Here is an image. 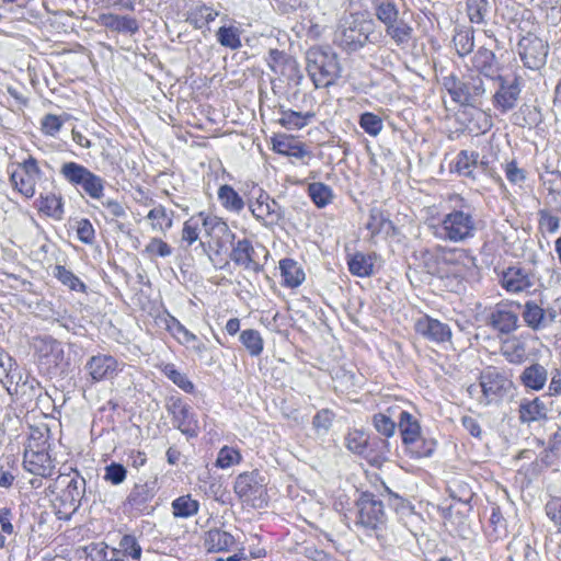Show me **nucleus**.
I'll list each match as a JSON object with an SVG mask.
<instances>
[{
    "mask_svg": "<svg viewBox=\"0 0 561 561\" xmlns=\"http://www.w3.org/2000/svg\"><path fill=\"white\" fill-rule=\"evenodd\" d=\"M202 226L199 224V219L197 215L188 218L182 229V241L186 242L188 245L193 244L198 240L201 233Z\"/></svg>",
    "mask_w": 561,
    "mask_h": 561,
    "instance_id": "nucleus-48",
    "label": "nucleus"
},
{
    "mask_svg": "<svg viewBox=\"0 0 561 561\" xmlns=\"http://www.w3.org/2000/svg\"><path fill=\"white\" fill-rule=\"evenodd\" d=\"M119 551L123 552V557H130L135 560L141 557V547L137 542L135 536L124 535L119 541Z\"/></svg>",
    "mask_w": 561,
    "mask_h": 561,
    "instance_id": "nucleus-52",
    "label": "nucleus"
},
{
    "mask_svg": "<svg viewBox=\"0 0 561 561\" xmlns=\"http://www.w3.org/2000/svg\"><path fill=\"white\" fill-rule=\"evenodd\" d=\"M272 149L279 154L293 157L299 160L310 157L306 146L293 137L279 136L272 140Z\"/></svg>",
    "mask_w": 561,
    "mask_h": 561,
    "instance_id": "nucleus-20",
    "label": "nucleus"
},
{
    "mask_svg": "<svg viewBox=\"0 0 561 561\" xmlns=\"http://www.w3.org/2000/svg\"><path fill=\"white\" fill-rule=\"evenodd\" d=\"M306 59L308 75L317 89L332 85L340 77L337 56L330 49L310 48Z\"/></svg>",
    "mask_w": 561,
    "mask_h": 561,
    "instance_id": "nucleus-3",
    "label": "nucleus"
},
{
    "mask_svg": "<svg viewBox=\"0 0 561 561\" xmlns=\"http://www.w3.org/2000/svg\"><path fill=\"white\" fill-rule=\"evenodd\" d=\"M286 58V55L284 51H280L278 49H271L268 51V55L266 57V62L270 69L277 73L280 66L283 65L284 60Z\"/></svg>",
    "mask_w": 561,
    "mask_h": 561,
    "instance_id": "nucleus-63",
    "label": "nucleus"
},
{
    "mask_svg": "<svg viewBox=\"0 0 561 561\" xmlns=\"http://www.w3.org/2000/svg\"><path fill=\"white\" fill-rule=\"evenodd\" d=\"M415 330L417 333L436 343L447 341L451 336L450 329L447 324L427 316L416 320Z\"/></svg>",
    "mask_w": 561,
    "mask_h": 561,
    "instance_id": "nucleus-17",
    "label": "nucleus"
},
{
    "mask_svg": "<svg viewBox=\"0 0 561 561\" xmlns=\"http://www.w3.org/2000/svg\"><path fill=\"white\" fill-rule=\"evenodd\" d=\"M233 489L242 501H254L264 491L263 480L257 471L243 472L237 477Z\"/></svg>",
    "mask_w": 561,
    "mask_h": 561,
    "instance_id": "nucleus-11",
    "label": "nucleus"
},
{
    "mask_svg": "<svg viewBox=\"0 0 561 561\" xmlns=\"http://www.w3.org/2000/svg\"><path fill=\"white\" fill-rule=\"evenodd\" d=\"M39 210L54 219H61L64 215V203L61 196L55 194L41 196Z\"/></svg>",
    "mask_w": 561,
    "mask_h": 561,
    "instance_id": "nucleus-40",
    "label": "nucleus"
},
{
    "mask_svg": "<svg viewBox=\"0 0 561 561\" xmlns=\"http://www.w3.org/2000/svg\"><path fill=\"white\" fill-rule=\"evenodd\" d=\"M493 110L502 115L512 112L518 104L522 93L520 78L512 69L493 77Z\"/></svg>",
    "mask_w": 561,
    "mask_h": 561,
    "instance_id": "nucleus-4",
    "label": "nucleus"
},
{
    "mask_svg": "<svg viewBox=\"0 0 561 561\" xmlns=\"http://www.w3.org/2000/svg\"><path fill=\"white\" fill-rule=\"evenodd\" d=\"M158 491L157 479L148 480L144 483H136L127 496V503L139 513L148 508L149 502L154 497Z\"/></svg>",
    "mask_w": 561,
    "mask_h": 561,
    "instance_id": "nucleus-15",
    "label": "nucleus"
},
{
    "mask_svg": "<svg viewBox=\"0 0 561 561\" xmlns=\"http://www.w3.org/2000/svg\"><path fill=\"white\" fill-rule=\"evenodd\" d=\"M539 219L538 225L539 229L543 232L556 233L560 228V219L559 217L552 215L550 211L546 209H541L538 213Z\"/></svg>",
    "mask_w": 561,
    "mask_h": 561,
    "instance_id": "nucleus-57",
    "label": "nucleus"
},
{
    "mask_svg": "<svg viewBox=\"0 0 561 561\" xmlns=\"http://www.w3.org/2000/svg\"><path fill=\"white\" fill-rule=\"evenodd\" d=\"M375 21L364 13L344 16L334 34V43L347 53L362 49L367 43L377 44L380 34L375 33Z\"/></svg>",
    "mask_w": 561,
    "mask_h": 561,
    "instance_id": "nucleus-1",
    "label": "nucleus"
},
{
    "mask_svg": "<svg viewBox=\"0 0 561 561\" xmlns=\"http://www.w3.org/2000/svg\"><path fill=\"white\" fill-rule=\"evenodd\" d=\"M173 210L157 204L148 211L146 219L150 221V227L153 231L165 233L173 226Z\"/></svg>",
    "mask_w": 561,
    "mask_h": 561,
    "instance_id": "nucleus-24",
    "label": "nucleus"
},
{
    "mask_svg": "<svg viewBox=\"0 0 561 561\" xmlns=\"http://www.w3.org/2000/svg\"><path fill=\"white\" fill-rule=\"evenodd\" d=\"M516 323L517 316L513 311L504 310L500 307H496V310L493 311V334L499 332L496 337L501 341L506 342L502 335L514 331Z\"/></svg>",
    "mask_w": 561,
    "mask_h": 561,
    "instance_id": "nucleus-26",
    "label": "nucleus"
},
{
    "mask_svg": "<svg viewBox=\"0 0 561 561\" xmlns=\"http://www.w3.org/2000/svg\"><path fill=\"white\" fill-rule=\"evenodd\" d=\"M173 424L187 437H195L198 434V422L190 405L178 401L172 408Z\"/></svg>",
    "mask_w": 561,
    "mask_h": 561,
    "instance_id": "nucleus-16",
    "label": "nucleus"
},
{
    "mask_svg": "<svg viewBox=\"0 0 561 561\" xmlns=\"http://www.w3.org/2000/svg\"><path fill=\"white\" fill-rule=\"evenodd\" d=\"M436 445L435 439H426L420 436L419 443L414 446H409V448L417 458H422L432 456Z\"/></svg>",
    "mask_w": 561,
    "mask_h": 561,
    "instance_id": "nucleus-60",
    "label": "nucleus"
},
{
    "mask_svg": "<svg viewBox=\"0 0 561 561\" xmlns=\"http://www.w3.org/2000/svg\"><path fill=\"white\" fill-rule=\"evenodd\" d=\"M234 545V538L228 531L215 528L206 533L205 546L209 551H227Z\"/></svg>",
    "mask_w": 561,
    "mask_h": 561,
    "instance_id": "nucleus-30",
    "label": "nucleus"
},
{
    "mask_svg": "<svg viewBox=\"0 0 561 561\" xmlns=\"http://www.w3.org/2000/svg\"><path fill=\"white\" fill-rule=\"evenodd\" d=\"M518 54L525 67L537 70L546 64L548 45L538 36L528 33L518 42Z\"/></svg>",
    "mask_w": 561,
    "mask_h": 561,
    "instance_id": "nucleus-9",
    "label": "nucleus"
},
{
    "mask_svg": "<svg viewBox=\"0 0 561 561\" xmlns=\"http://www.w3.org/2000/svg\"><path fill=\"white\" fill-rule=\"evenodd\" d=\"M144 253L150 257H167L172 254V248L160 238H151L147 243Z\"/></svg>",
    "mask_w": 561,
    "mask_h": 561,
    "instance_id": "nucleus-47",
    "label": "nucleus"
},
{
    "mask_svg": "<svg viewBox=\"0 0 561 561\" xmlns=\"http://www.w3.org/2000/svg\"><path fill=\"white\" fill-rule=\"evenodd\" d=\"M197 218L199 219V224L207 234H211L215 230H218L219 232L227 230L226 222L216 216L201 211L197 214Z\"/></svg>",
    "mask_w": 561,
    "mask_h": 561,
    "instance_id": "nucleus-53",
    "label": "nucleus"
},
{
    "mask_svg": "<svg viewBox=\"0 0 561 561\" xmlns=\"http://www.w3.org/2000/svg\"><path fill=\"white\" fill-rule=\"evenodd\" d=\"M467 10L472 23H482L488 14V0H468Z\"/></svg>",
    "mask_w": 561,
    "mask_h": 561,
    "instance_id": "nucleus-50",
    "label": "nucleus"
},
{
    "mask_svg": "<svg viewBox=\"0 0 561 561\" xmlns=\"http://www.w3.org/2000/svg\"><path fill=\"white\" fill-rule=\"evenodd\" d=\"M43 172L37 160L30 156L19 163L18 169L10 173V182L22 195L31 198L35 195L37 182L42 179Z\"/></svg>",
    "mask_w": 561,
    "mask_h": 561,
    "instance_id": "nucleus-7",
    "label": "nucleus"
},
{
    "mask_svg": "<svg viewBox=\"0 0 561 561\" xmlns=\"http://www.w3.org/2000/svg\"><path fill=\"white\" fill-rule=\"evenodd\" d=\"M96 22L99 25L117 33L133 35L139 31L138 21L135 18L128 15L101 13Z\"/></svg>",
    "mask_w": 561,
    "mask_h": 561,
    "instance_id": "nucleus-19",
    "label": "nucleus"
},
{
    "mask_svg": "<svg viewBox=\"0 0 561 561\" xmlns=\"http://www.w3.org/2000/svg\"><path fill=\"white\" fill-rule=\"evenodd\" d=\"M218 199L225 209L236 214L242 211L245 206L243 198L228 184H224L219 187Z\"/></svg>",
    "mask_w": 561,
    "mask_h": 561,
    "instance_id": "nucleus-31",
    "label": "nucleus"
},
{
    "mask_svg": "<svg viewBox=\"0 0 561 561\" xmlns=\"http://www.w3.org/2000/svg\"><path fill=\"white\" fill-rule=\"evenodd\" d=\"M48 430L31 428L25 450L48 451Z\"/></svg>",
    "mask_w": 561,
    "mask_h": 561,
    "instance_id": "nucleus-44",
    "label": "nucleus"
},
{
    "mask_svg": "<svg viewBox=\"0 0 561 561\" xmlns=\"http://www.w3.org/2000/svg\"><path fill=\"white\" fill-rule=\"evenodd\" d=\"M218 16V12L213 8L202 4L193 9L187 18V22L195 28L202 30L208 27V24Z\"/></svg>",
    "mask_w": 561,
    "mask_h": 561,
    "instance_id": "nucleus-35",
    "label": "nucleus"
},
{
    "mask_svg": "<svg viewBox=\"0 0 561 561\" xmlns=\"http://www.w3.org/2000/svg\"><path fill=\"white\" fill-rule=\"evenodd\" d=\"M358 124L365 133L373 137L378 136L383 127L382 119L370 112L363 113L359 116Z\"/></svg>",
    "mask_w": 561,
    "mask_h": 561,
    "instance_id": "nucleus-45",
    "label": "nucleus"
},
{
    "mask_svg": "<svg viewBox=\"0 0 561 561\" xmlns=\"http://www.w3.org/2000/svg\"><path fill=\"white\" fill-rule=\"evenodd\" d=\"M99 202L101 203L102 207L100 213L107 222H112L127 216L125 206L117 199L105 198L104 196Z\"/></svg>",
    "mask_w": 561,
    "mask_h": 561,
    "instance_id": "nucleus-41",
    "label": "nucleus"
},
{
    "mask_svg": "<svg viewBox=\"0 0 561 561\" xmlns=\"http://www.w3.org/2000/svg\"><path fill=\"white\" fill-rule=\"evenodd\" d=\"M453 43L459 56L468 55L473 48V37L469 31H458L453 37Z\"/></svg>",
    "mask_w": 561,
    "mask_h": 561,
    "instance_id": "nucleus-49",
    "label": "nucleus"
},
{
    "mask_svg": "<svg viewBox=\"0 0 561 561\" xmlns=\"http://www.w3.org/2000/svg\"><path fill=\"white\" fill-rule=\"evenodd\" d=\"M523 319L534 330L545 328L546 311L535 301H527L524 306Z\"/></svg>",
    "mask_w": 561,
    "mask_h": 561,
    "instance_id": "nucleus-38",
    "label": "nucleus"
},
{
    "mask_svg": "<svg viewBox=\"0 0 561 561\" xmlns=\"http://www.w3.org/2000/svg\"><path fill=\"white\" fill-rule=\"evenodd\" d=\"M431 229L438 239L460 242L472 237L474 224L469 214L454 210L445 215L440 221L432 224Z\"/></svg>",
    "mask_w": 561,
    "mask_h": 561,
    "instance_id": "nucleus-5",
    "label": "nucleus"
},
{
    "mask_svg": "<svg viewBox=\"0 0 561 561\" xmlns=\"http://www.w3.org/2000/svg\"><path fill=\"white\" fill-rule=\"evenodd\" d=\"M547 408L545 403L535 398L533 400H524L519 407V417L524 423L537 422L546 419Z\"/></svg>",
    "mask_w": 561,
    "mask_h": 561,
    "instance_id": "nucleus-28",
    "label": "nucleus"
},
{
    "mask_svg": "<svg viewBox=\"0 0 561 561\" xmlns=\"http://www.w3.org/2000/svg\"><path fill=\"white\" fill-rule=\"evenodd\" d=\"M65 121L61 116L55 114H46L41 119V130L46 136L55 137L61 129Z\"/></svg>",
    "mask_w": 561,
    "mask_h": 561,
    "instance_id": "nucleus-54",
    "label": "nucleus"
},
{
    "mask_svg": "<svg viewBox=\"0 0 561 561\" xmlns=\"http://www.w3.org/2000/svg\"><path fill=\"white\" fill-rule=\"evenodd\" d=\"M230 259L247 271L260 272L262 270L257 253L248 239H241L233 243Z\"/></svg>",
    "mask_w": 561,
    "mask_h": 561,
    "instance_id": "nucleus-12",
    "label": "nucleus"
},
{
    "mask_svg": "<svg viewBox=\"0 0 561 561\" xmlns=\"http://www.w3.org/2000/svg\"><path fill=\"white\" fill-rule=\"evenodd\" d=\"M248 206L254 218L264 226H274L284 216L279 204L262 190L254 199H249Z\"/></svg>",
    "mask_w": 561,
    "mask_h": 561,
    "instance_id": "nucleus-10",
    "label": "nucleus"
},
{
    "mask_svg": "<svg viewBox=\"0 0 561 561\" xmlns=\"http://www.w3.org/2000/svg\"><path fill=\"white\" fill-rule=\"evenodd\" d=\"M12 518H13V514L9 507L0 508V525H1V530L4 534L12 535L14 533V528L11 523Z\"/></svg>",
    "mask_w": 561,
    "mask_h": 561,
    "instance_id": "nucleus-64",
    "label": "nucleus"
},
{
    "mask_svg": "<svg viewBox=\"0 0 561 561\" xmlns=\"http://www.w3.org/2000/svg\"><path fill=\"white\" fill-rule=\"evenodd\" d=\"M348 271L358 277H368L374 272V255L356 252L347 260Z\"/></svg>",
    "mask_w": 561,
    "mask_h": 561,
    "instance_id": "nucleus-29",
    "label": "nucleus"
},
{
    "mask_svg": "<svg viewBox=\"0 0 561 561\" xmlns=\"http://www.w3.org/2000/svg\"><path fill=\"white\" fill-rule=\"evenodd\" d=\"M546 514L561 529V496L552 497L546 504Z\"/></svg>",
    "mask_w": 561,
    "mask_h": 561,
    "instance_id": "nucleus-61",
    "label": "nucleus"
},
{
    "mask_svg": "<svg viewBox=\"0 0 561 561\" xmlns=\"http://www.w3.org/2000/svg\"><path fill=\"white\" fill-rule=\"evenodd\" d=\"M164 375L172 380L178 387L187 393L193 392L194 385L187 379V377L180 373L173 364H165L162 368Z\"/></svg>",
    "mask_w": 561,
    "mask_h": 561,
    "instance_id": "nucleus-46",
    "label": "nucleus"
},
{
    "mask_svg": "<svg viewBox=\"0 0 561 561\" xmlns=\"http://www.w3.org/2000/svg\"><path fill=\"white\" fill-rule=\"evenodd\" d=\"M443 85L451 99L459 104H470L472 100L471 88L454 73L443 78Z\"/></svg>",
    "mask_w": 561,
    "mask_h": 561,
    "instance_id": "nucleus-22",
    "label": "nucleus"
},
{
    "mask_svg": "<svg viewBox=\"0 0 561 561\" xmlns=\"http://www.w3.org/2000/svg\"><path fill=\"white\" fill-rule=\"evenodd\" d=\"M217 42L226 48L237 50L241 48V30L234 25L220 26L216 32Z\"/></svg>",
    "mask_w": 561,
    "mask_h": 561,
    "instance_id": "nucleus-34",
    "label": "nucleus"
},
{
    "mask_svg": "<svg viewBox=\"0 0 561 561\" xmlns=\"http://www.w3.org/2000/svg\"><path fill=\"white\" fill-rule=\"evenodd\" d=\"M334 413L329 409H322L317 412L312 420V426L319 434H327L334 420Z\"/></svg>",
    "mask_w": 561,
    "mask_h": 561,
    "instance_id": "nucleus-51",
    "label": "nucleus"
},
{
    "mask_svg": "<svg viewBox=\"0 0 561 561\" xmlns=\"http://www.w3.org/2000/svg\"><path fill=\"white\" fill-rule=\"evenodd\" d=\"M53 274L61 284L69 287L71 290L84 293L87 289L84 283L62 265H56Z\"/></svg>",
    "mask_w": 561,
    "mask_h": 561,
    "instance_id": "nucleus-42",
    "label": "nucleus"
},
{
    "mask_svg": "<svg viewBox=\"0 0 561 561\" xmlns=\"http://www.w3.org/2000/svg\"><path fill=\"white\" fill-rule=\"evenodd\" d=\"M316 114L311 111L296 112L293 110H280V117L277 122L288 130H299L311 123Z\"/></svg>",
    "mask_w": 561,
    "mask_h": 561,
    "instance_id": "nucleus-25",
    "label": "nucleus"
},
{
    "mask_svg": "<svg viewBox=\"0 0 561 561\" xmlns=\"http://www.w3.org/2000/svg\"><path fill=\"white\" fill-rule=\"evenodd\" d=\"M357 524L368 530L380 529L387 520L383 504L375 495L364 493L357 501Z\"/></svg>",
    "mask_w": 561,
    "mask_h": 561,
    "instance_id": "nucleus-8",
    "label": "nucleus"
},
{
    "mask_svg": "<svg viewBox=\"0 0 561 561\" xmlns=\"http://www.w3.org/2000/svg\"><path fill=\"white\" fill-rule=\"evenodd\" d=\"M346 448L357 455H364L368 447V436L358 430L351 431L345 436Z\"/></svg>",
    "mask_w": 561,
    "mask_h": 561,
    "instance_id": "nucleus-43",
    "label": "nucleus"
},
{
    "mask_svg": "<svg viewBox=\"0 0 561 561\" xmlns=\"http://www.w3.org/2000/svg\"><path fill=\"white\" fill-rule=\"evenodd\" d=\"M280 275L287 287L296 288L305 280V273L299 264L291 259H284L279 262Z\"/></svg>",
    "mask_w": 561,
    "mask_h": 561,
    "instance_id": "nucleus-27",
    "label": "nucleus"
},
{
    "mask_svg": "<svg viewBox=\"0 0 561 561\" xmlns=\"http://www.w3.org/2000/svg\"><path fill=\"white\" fill-rule=\"evenodd\" d=\"M77 236L78 239L85 244H91L93 242L95 231L89 219H81L78 221Z\"/></svg>",
    "mask_w": 561,
    "mask_h": 561,
    "instance_id": "nucleus-62",
    "label": "nucleus"
},
{
    "mask_svg": "<svg viewBox=\"0 0 561 561\" xmlns=\"http://www.w3.org/2000/svg\"><path fill=\"white\" fill-rule=\"evenodd\" d=\"M171 507L175 518H190L198 513L199 502L191 494H185L173 500Z\"/></svg>",
    "mask_w": 561,
    "mask_h": 561,
    "instance_id": "nucleus-32",
    "label": "nucleus"
},
{
    "mask_svg": "<svg viewBox=\"0 0 561 561\" xmlns=\"http://www.w3.org/2000/svg\"><path fill=\"white\" fill-rule=\"evenodd\" d=\"M127 470L121 463L112 462L105 467L104 480L118 485L126 480Z\"/></svg>",
    "mask_w": 561,
    "mask_h": 561,
    "instance_id": "nucleus-59",
    "label": "nucleus"
},
{
    "mask_svg": "<svg viewBox=\"0 0 561 561\" xmlns=\"http://www.w3.org/2000/svg\"><path fill=\"white\" fill-rule=\"evenodd\" d=\"M308 195L318 208H324L334 197L333 190L321 182L309 184Z\"/></svg>",
    "mask_w": 561,
    "mask_h": 561,
    "instance_id": "nucleus-37",
    "label": "nucleus"
},
{
    "mask_svg": "<svg viewBox=\"0 0 561 561\" xmlns=\"http://www.w3.org/2000/svg\"><path fill=\"white\" fill-rule=\"evenodd\" d=\"M385 33L396 46L405 48L413 39L414 28L404 19L399 18L385 26Z\"/></svg>",
    "mask_w": 561,
    "mask_h": 561,
    "instance_id": "nucleus-21",
    "label": "nucleus"
},
{
    "mask_svg": "<svg viewBox=\"0 0 561 561\" xmlns=\"http://www.w3.org/2000/svg\"><path fill=\"white\" fill-rule=\"evenodd\" d=\"M59 174L70 186L90 198L101 201L104 197L105 180L85 165L73 161L64 162Z\"/></svg>",
    "mask_w": 561,
    "mask_h": 561,
    "instance_id": "nucleus-2",
    "label": "nucleus"
},
{
    "mask_svg": "<svg viewBox=\"0 0 561 561\" xmlns=\"http://www.w3.org/2000/svg\"><path fill=\"white\" fill-rule=\"evenodd\" d=\"M371 5L377 20L383 26L400 18V11L392 0H371Z\"/></svg>",
    "mask_w": 561,
    "mask_h": 561,
    "instance_id": "nucleus-33",
    "label": "nucleus"
},
{
    "mask_svg": "<svg viewBox=\"0 0 561 561\" xmlns=\"http://www.w3.org/2000/svg\"><path fill=\"white\" fill-rule=\"evenodd\" d=\"M242 345L248 348V351H262L263 350V340L259 331L253 329L243 330L239 337Z\"/></svg>",
    "mask_w": 561,
    "mask_h": 561,
    "instance_id": "nucleus-56",
    "label": "nucleus"
},
{
    "mask_svg": "<svg viewBox=\"0 0 561 561\" xmlns=\"http://www.w3.org/2000/svg\"><path fill=\"white\" fill-rule=\"evenodd\" d=\"M23 467L32 474L48 478L54 472L55 463L48 451L24 450Z\"/></svg>",
    "mask_w": 561,
    "mask_h": 561,
    "instance_id": "nucleus-13",
    "label": "nucleus"
},
{
    "mask_svg": "<svg viewBox=\"0 0 561 561\" xmlns=\"http://www.w3.org/2000/svg\"><path fill=\"white\" fill-rule=\"evenodd\" d=\"M500 283L504 289L513 294L527 290L533 286L528 272L518 266L505 270L501 275Z\"/></svg>",
    "mask_w": 561,
    "mask_h": 561,
    "instance_id": "nucleus-18",
    "label": "nucleus"
},
{
    "mask_svg": "<svg viewBox=\"0 0 561 561\" xmlns=\"http://www.w3.org/2000/svg\"><path fill=\"white\" fill-rule=\"evenodd\" d=\"M240 460L241 456L237 449L229 446H225L218 453L216 465L221 469H226L239 463Z\"/></svg>",
    "mask_w": 561,
    "mask_h": 561,
    "instance_id": "nucleus-55",
    "label": "nucleus"
},
{
    "mask_svg": "<svg viewBox=\"0 0 561 561\" xmlns=\"http://www.w3.org/2000/svg\"><path fill=\"white\" fill-rule=\"evenodd\" d=\"M54 486L60 489L59 502L71 511H78L85 491V480L77 470L60 473L55 480Z\"/></svg>",
    "mask_w": 561,
    "mask_h": 561,
    "instance_id": "nucleus-6",
    "label": "nucleus"
},
{
    "mask_svg": "<svg viewBox=\"0 0 561 561\" xmlns=\"http://www.w3.org/2000/svg\"><path fill=\"white\" fill-rule=\"evenodd\" d=\"M522 380L527 388L540 390L547 381V371L538 364L531 365L524 370Z\"/></svg>",
    "mask_w": 561,
    "mask_h": 561,
    "instance_id": "nucleus-39",
    "label": "nucleus"
},
{
    "mask_svg": "<svg viewBox=\"0 0 561 561\" xmlns=\"http://www.w3.org/2000/svg\"><path fill=\"white\" fill-rule=\"evenodd\" d=\"M87 368L94 380H102L116 375L121 363L111 354L99 353L87 363Z\"/></svg>",
    "mask_w": 561,
    "mask_h": 561,
    "instance_id": "nucleus-14",
    "label": "nucleus"
},
{
    "mask_svg": "<svg viewBox=\"0 0 561 561\" xmlns=\"http://www.w3.org/2000/svg\"><path fill=\"white\" fill-rule=\"evenodd\" d=\"M373 423L376 431L386 437H391L394 434L397 424L386 414L378 413L373 417Z\"/></svg>",
    "mask_w": 561,
    "mask_h": 561,
    "instance_id": "nucleus-58",
    "label": "nucleus"
},
{
    "mask_svg": "<svg viewBox=\"0 0 561 561\" xmlns=\"http://www.w3.org/2000/svg\"><path fill=\"white\" fill-rule=\"evenodd\" d=\"M398 427L404 445L414 446L419 443L421 436V426L417 420L409 412L401 411Z\"/></svg>",
    "mask_w": 561,
    "mask_h": 561,
    "instance_id": "nucleus-23",
    "label": "nucleus"
},
{
    "mask_svg": "<svg viewBox=\"0 0 561 561\" xmlns=\"http://www.w3.org/2000/svg\"><path fill=\"white\" fill-rule=\"evenodd\" d=\"M167 328L181 344L187 347H196L197 336L188 331L176 318L169 316Z\"/></svg>",
    "mask_w": 561,
    "mask_h": 561,
    "instance_id": "nucleus-36",
    "label": "nucleus"
}]
</instances>
